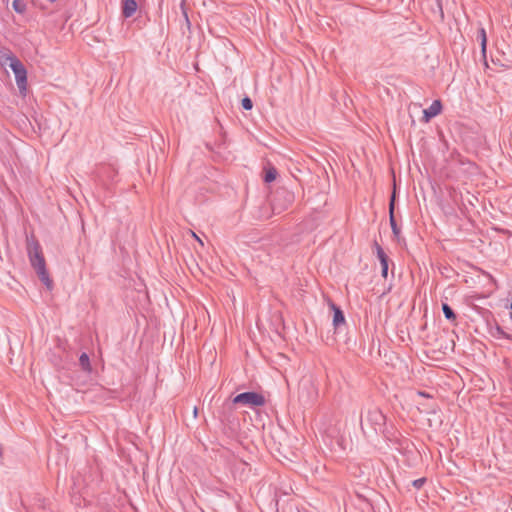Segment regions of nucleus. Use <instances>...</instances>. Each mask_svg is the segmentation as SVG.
<instances>
[{
	"mask_svg": "<svg viewBox=\"0 0 512 512\" xmlns=\"http://www.w3.org/2000/svg\"><path fill=\"white\" fill-rule=\"evenodd\" d=\"M27 254L31 266L35 270L38 278L48 288L52 289L53 281L51 280L46 268V261L42 252V247L34 235L26 238Z\"/></svg>",
	"mask_w": 512,
	"mask_h": 512,
	"instance_id": "f257e3e1",
	"label": "nucleus"
},
{
	"mask_svg": "<svg viewBox=\"0 0 512 512\" xmlns=\"http://www.w3.org/2000/svg\"><path fill=\"white\" fill-rule=\"evenodd\" d=\"M360 427L365 436H376L385 431L386 416L380 408L369 406L361 411Z\"/></svg>",
	"mask_w": 512,
	"mask_h": 512,
	"instance_id": "f03ea898",
	"label": "nucleus"
},
{
	"mask_svg": "<svg viewBox=\"0 0 512 512\" xmlns=\"http://www.w3.org/2000/svg\"><path fill=\"white\" fill-rule=\"evenodd\" d=\"M295 200V195L292 191L285 187H279L272 194L271 205L274 211L280 213L286 210Z\"/></svg>",
	"mask_w": 512,
	"mask_h": 512,
	"instance_id": "7ed1b4c3",
	"label": "nucleus"
},
{
	"mask_svg": "<svg viewBox=\"0 0 512 512\" xmlns=\"http://www.w3.org/2000/svg\"><path fill=\"white\" fill-rule=\"evenodd\" d=\"M233 404H242L249 407H259L265 404V398L260 393L249 391L236 395L233 398Z\"/></svg>",
	"mask_w": 512,
	"mask_h": 512,
	"instance_id": "20e7f679",
	"label": "nucleus"
},
{
	"mask_svg": "<svg viewBox=\"0 0 512 512\" xmlns=\"http://www.w3.org/2000/svg\"><path fill=\"white\" fill-rule=\"evenodd\" d=\"M9 67L12 69L15 75L16 83L21 94H24L27 86V71L22 62L17 58L13 59V62L9 63Z\"/></svg>",
	"mask_w": 512,
	"mask_h": 512,
	"instance_id": "39448f33",
	"label": "nucleus"
},
{
	"mask_svg": "<svg viewBox=\"0 0 512 512\" xmlns=\"http://www.w3.org/2000/svg\"><path fill=\"white\" fill-rule=\"evenodd\" d=\"M21 503L27 512H46V500L39 494L22 498Z\"/></svg>",
	"mask_w": 512,
	"mask_h": 512,
	"instance_id": "423d86ee",
	"label": "nucleus"
},
{
	"mask_svg": "<svg viewBox=\"0 0 512 512\" xmlns=\"http://www.w3.org/2000/svg\"><path fill=\"white\" fill-rule=\"evenodd\" d=\"M374 247L376 250L377 258L380 261L381 264V275L383 278H387L388 275V267H389V257L384 252L383 248L375 241Z\"/></svg>",
	"mask_w": 512,
	"mask_h": 512,
	"instance_id": "0eeeda50",
	"label": "nucleus"
},
{
	"mask_svg": "<svg viewBox=\"0 0 512 512\" xmlns=\"http://www.w3.org/2000/svg\"><path fill=\"white\" fill-rule=\"evenodd\" d=\"M442 110V103L440 100H434L432 104L423 111V119L425 122L430 121L433 117L437 116Z\"/></svg>",
	"mask_w": 512,
	"mask_h": 512,
	"instance_id": "6e6552de",
	"label": "nucleus"
},
{
	"mask_svg": "<svg viewBox=\"0 0 512 512\" xmlns=\"http://www.w3.org/2000/svg\"><path fill=\"white\" fill-rule=\"evenodd\" d=\"M136 0H122V15L125 18L132 17L137 10Z\"/></svg>",
	"mask_w": 512,
	"mask_h": 512,
	"instance_id": "1a4fd4ad",
	"label": "nucleus"
},
{
	"mask_svg": "<svg viewBox=\"0 0 512 512\" xmlns=\"http://www.w3.org/2000/svg\"><path fill=\"white\" fill-rule=\"evenodd\" d=\"M13 59H17V57L12 53V51L6 47L0 48V66H6L7 64L13 62Z\"/></svg>",
	"mask_w": 512,
	"mask_h": 512,
	"instance_id": "9d476101",
	"label": "nucleus"
},
{
	"mask_svg": "<svg viewBox=\"0 0 512 512\" xmlns=\"http://www.w3.org/2000/svg\"><path fill=\"white\" fill-rule=\"evenodd\" d=\"M331 307L333 309V325L335 327L340 326L341 324L345 323V316L343 311L340 309V307L336 306L334 303L331 304Z\"/></svg>",
	"mask_w": 512,
	"mask_h": 512,
	"instance_id": "9b49d317",
	"label": "nucleus"
},
{
	"mask_svg": "<svg viewBox=\"0 0 512 512\" xmlns=\"http://www.w3.org/2000/svg\"><path fill=\"white\" fill-rule=\"evenodd\" d=\"M477 38L480 40L481 52L483 54V57L485 58L486 57V47H487V35H486V31L483 27H480L478 29Z\"/></svg>",
	"mask_w": 512,
	"mask_h": 512,
	"instance_id": "f8f14e48",
	"label": "nucleus"
},
{
	"mask_svg": "<svg viewBox=\"0 0 512 512\" xmlns=\"http://www.w3.org/2000/svg\"><path fill=\"white\" fill-rule=\"evenodd\" d=\"M442 311L447 320H449L451 322L456 321V319H457L456 313L447 303H442Z\"/></svg>",
	"mask_w": 512,
	"mask_h": 512,
	"instance_id": "ddd939ff",
	"label": "nucleus"
},
{
	"mask_svg": "<svg viewBox=\"0 0 512 512\" xmlns=\"http://www.w3.org/2000/svg\"><path fill=\"white\" fill-rule=\"evenodd\" d=\"M79 365L85 372H91L92 367L90 364V359L87 353H82L79 357Z\"/></svg>",
	"mask_w": 512,
	"mask_h": 512,
	"instance_id": "4468645a",
	"label": "nucleus"
},
{
	"mask_svg": "<svg viewBox=\"0 0 512 512\" xmlns=\"http://www.w3.org/2000/svg\"><path fill=\"white\" fill-rule=\"evenodd\" d=\"M277 176V170L274 167H270L265 170V174L263 177L264 182L271 183L276 179Z\"/></svg>",
	"mask_w": 512,
	"mask_h": 512,
	"instance_id": "2eb2a0df",
	"label": "nucleus"
},
{
	"mask_svg": "<svg viewBox=\"0 0 512 512\" xmlns=\"http://www.w3.org/2000/svg\"><path fill=\"white\" fill-rule=\"evenodd\" d=\"M493 337H496V338H505V339H508V340H512V335L510 334H507L503 328L499 325H497L495 327V330L491 333Z\"/></svg>",
	"mask_w": 512,
	"mask_h": 512,
	"instance_id": "dca6fc26",
	"label": "nucleus"
},
{
	"mask_svg": "<svg viewBox=\"0 0 512 512\" xmlns=\"http://www.w3.org/2000/svg\"><path fill=\"white\" fill-rule=\"evenodd\" d=\"M12 7L15 12L22 14L26 11V3L24 0H13Z\"/></svg>",
	"mask_w": 512,
	"mask_h": 512,
	"instance_id": "f3484780",
	"label": "nucleus"
},
{
	"mask_svg": "<svg viewBox=\"0 0 512 512\" xmlns=\"http://www.w3.org/2000/svg\"><path fill=\"white\" fill-rule=\"evenodd\" d=\"M389 222L392 229L393 234L398 237L400 234V228L397 225L394 212L389 213Z\"/></svg>",
	"mask_w": 512,
	"mask_h": 512,
	"instance_id": "a211bd4d",
	"label": "nucleus"
},
{
	"mask_svg": "<svg viewBox=\"0 0 512 512\" xmlns=\"http://www.w3.org/2000/svg\"><path fill=\"white\" fill-rule=\"evenodd\" d=\"M241 105L244 110H251L253 108V102L247 96L242 99Z\"/></svg>",
	"mask_w": 512,
	"mask_h": 512,
	"instance_id": "6ab92c4d",
	"label": "nucleus"
},
{
	"mask_svg": "<svg viewBox=\"0 0 512 512\" xmlns=\"http://www.w3.org/2000/svg\"><path fill=\"white\" fill-rule=\"evenodd\" d=\"M426 481H427V479L425 477H422V478L414 480L412 482V485L416 489H421L424 486V484L426 483Z\"/></svg>",
	"mask_w": 512,
	"mask_h": 512,
	"instance_id": "aec40b11",
	"label": "nucleus"
},
{
	"mask_svg": "<svg viewBox=\"0 0 512 512\" xmlns=\"http://www.w3.org/2000/svg\"><path fill=\"white\" fill-rule=\"evenodd\" d=\"M287 512H308L305 508H299L297 506H289V509Z\"/></svg>",
	"mask_w": 512,
	"mask_h": 512,
	"instance_id": "412c9836",
	"label": "nucleus"
},
{
	"mask_svg": "<svg viewBox=\"0 0 512 512\" xmlns=\"http://www.w3.org/2000/svg\"><path fill=\"white\" fill-rule=\"evenodd\" d=\"M394 203H395V193L391 195L390 201H389V213L394 212Z\"/></svg>",
	"mask_w": 512,
	"mask_h": 512,
	"instance_id": "4be33fe9",
	"label": "nucleus"
},
{
	"mask_svg": "<svg viewBox=\"0 0 512 512\" xmlns=\"http://www.w3.org/2000/svg\"><path fill=\"white\" fill-rule=\"evenodd\" d=\"M193 236L203 245L202 241L197 237L196 233H193Z\"/></svg>",
	"mask_w": 512,
	"mask_h": 512,
	"instance_id": "5701e85b",
	"label": "nucleus"
},
{
	"mask_svg": "<svg viewBox=\"0 0 512 512\" xmlns=\"http://www.w3.org/2000/svg\"><path fill=\"white\" fill-rule=\"evenodd\" d=\"M420 395H422L423 397H426L427 395L423 392L420 393Z\"/></svg>",
	"mask_w": 512,
	"mask_h": 512,
	"instance_id": "b1692460",
	"label": "nucleus"
}]
</instances>
